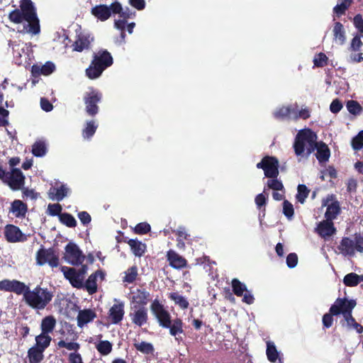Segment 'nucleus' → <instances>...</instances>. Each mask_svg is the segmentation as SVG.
I'll return each mask as SVG.
<instances>
[{
    "instance_id": "36",
    "label": "nucleus",
    "mask_w": 363,
    "mask_h": 363,
    "mask_svg": "<svg viewBox=\"0 0 363 363\" xmlns=\"http://www.w3.org/2000/svg\"><path fill=\"white\" fill-rule=\"evenodd\" d=\"M266 354L267 359L271 362H276V361L279 358V352L274 345V343L272 341L267 342V350Z\"/></svg>"
},
{
    "instance_id": "32",
    "label": "nucleus",
    "mask_w": 363,
    "mask_h": 363,
    "mask_svg": "<svg viewBox=\"0 0 363 363\" xmlns=\"http://www.w3.org/2000/svg\"><path fill=\"white\" fill-rule=\"evenodd\" d=\"M67 191L65 185H61L59 188L52 187L49 190V197L52 200L60 201L67 196Z\"/></svg>"
},
{
    "instance_id": "57",
    "label": "nucleus",
    "mask_w": 363,
    "mask_h": 363,
    "mask_svg": "<svg viewBox=\"0 0 363 363\" xmlns=\"http://www.w3.org/2000/svg\"><path fill=\"white\" fill-rule=\"evenodd\" d=\"M57 345L59 347H65L68 350H74L75 352H77L80 347L79 344L77 342H66L64 340H60Z\"/></svg>"
},
{
    "instance_id": "4",
    "label": "nucleus",
    "mask_w": 363,
    "mask_h": 363,
    "mask_svg": "<svg viewBox=\"0 0 363 363\" xmlns=\"http://www.w3.org/2000/svg\"><path fill=\"white\" fill-rule=\"evenodd\" d=\"M113 63V59L111 53L106 50H99L94 53L93 59L85 70L86 76L90 79H97Z\"/></svg>"
},
{
    "instance_id": "42",
    "label": "nucleus",
    "mask_w": 363,
    "mask_h": 363,
    "mask_svg": "<svg viewBox=\"0 0 363 363\" xmlns=\"http://www.w3.org/2000/svg\"><path fill=\"white\" fill-rule=\"evenodd\" d=\"M347 111L352 115H359L363 108L359 103L354 100H349L346 104Z\"/></svg>"
},
{
    "instance_id": "7",
    "label": "nucleus",
    "mask_w": 363,
    "mask_h": 363,
    "mask_svg": "<svg viewBox=\"0 0 363 363\" xmlns=\"http://www.w3.org/2000/svg\"><path fill=\"white\" fill-rule=\"evenodd\" d=\"M102 99V94L98 90L91 89L84 95L85 111L89 116H95L99 111L98 104Z\"/></svg>"
},
{
    "instance_id": "14",
    "label": "nucleus",
    "mask_w": 363,
    "mask_h": 363,
    "mask_svg": "<svg viewBox=\"0 0 363 363\" xmlns=\"http://www.w3.org/2000/svg\"><path fill=\"white\" fill-rule=\"evenodd\" d=\"M334 195H328V197L322 201V206L326 207L325 218L328 220H333L341 212L340 202L334 200Z\"/></svg>"
},
{
    "instance_id": "25",
    "label": "nucleus",
    "mask_w": 363,
    "mask_h": 363,
    "mask_svg": "<svg viewBox=\"0 0 363 363\" xmlns=\"http://www.w3.org/2000/svg\"><path fill=\"white\" fill-rule=\"evenodd\" d=\"M55 69V65L52 62H47L43 66L33 65L31 68V72L33 76L45 75L48 76L52 74Z\"/></svg>"
},
{
    "instance_id": "52",
    "label": "nucleus",
    "mask_w": 363,
    "mask_h": 363,
    "mask_svg": "<svg viewBox=\"0 0 363 363\" xmlns=\"http://www.w3.org/2000/svg\"><path fill=\"white\" fill-rule=\"evenodd\" d=\"M283 213L288 219H291L294 216V206L288 200H284L283 202Z\"/></svg>"
},
{
    "instance_id": "29",
    "label": "nucleus",
    "mask_w": 363,
    "mask_h": 363,
    "mask_svg": "<svg viewBox=\"0 0 363 363\" xmlns=\"http://www.w3.org/2000/svg\"><path fill=\"white\" fill-rule=\"evenodd\" d=\"M133 253L136 257H141L144 255L146 250L145 244L137 239H130L127 241Z\"/></svg>"
},
{
    "instance_id": "28",
    "label": "nucleus",
    "mask_w": 363,
    "mask_h": 363,
    "mask_svg": "<svg viewBox=\"0 0 363 363\" xmlns=\"http://www.w3.org/2000/svg\"><path fill=\"white\" fill-rule=\"evenodd\" d=\"M45 350L34 345L28 350V359L29 363H40L44 359Z\"/></svg>"
},
{
    "instance_id": "49",
    "label": "nucleus",
    "mask_w": 363,
    "mask_h": 363,
    "mask_svg": "<svg viewBox=\"0 0 363 363\" xmlns=\"http://www.w3.org/2000/svg\"><path fill=\"white\" fill-rule=\"evenodd\" d=\"M350 4L351 0H344L341 4H337L334 7L333 11L337 16L345 14L346 10L350 7Z\"/></svg>"
},
{
    "instance_id": "55",
    "label": "nucleus",
    "mask_w": 363,
    "mask_h": 363,
    "mask_svg": "<svg viewBox=\"0 0 363 363\" xmlns=\"http://www.w3.org/2000/svg\"><path fill=\"white\" fill-rule=\"evenodd\" d=\"M62 208L60 203H50L48 206V213L52 216H57L60 218V215L62 213Z\"/></svg>"
},
{
    "instance_id": "50",
    "label": "nucleus",
    "mask_w": 363,
    "mask_h": 363,
    "mask_svg": "<svg viewBox=\"0 0 363 363\" xmlns=\"http://www.w3.org/2000/svg\"><path fill=\"white\" fill-rule=\"evenodd\" d=\"M328 58L323 52H320L313 59L314 65L317 67H323L328 64Z\"/></svg>"
},
{
    "instance_id": "10",
    "label": "nucleus",
    "mask_w": 363,
    "mask_h": 363,
    "mask_svg": "<svg viewBox=\"0 0 363 363\" xmlns=\"http://www.w3.org/2000/svg\"><path fill=\"white\" fill-rule=\"evenodd\" d=\"M36 264L39 266L48 264L52 268L57 267L59 265V257L52 247L45 249L41 246L36 252Z\"/></svg>"
},
{
    "instance_id": "34",
    "label": "nucleus",
    "mask_w": 363,
    "mask_h": 363,
    "mask_svg": "<svg viewBox=\"0 0 363 363\" xmlns=\"http://www.w3.org/2000/svg\"><path fill=\"white\" fill-rule=\"evenodd\" d=\"M51 341L52 337L49 334L41 332L35 337V345L45 350L50 346Z\"/></svg>"
},
{
    "instance_id": "37",
    "label": "nucleus",
    "mask_w": 363,
    "mask_h": 363,
    "mask_svg": "<svg viewBox=\"0 0 363 363\" xmlns=\"http://www.w3.org/2000/svg\"><path fill=\"white\" fill-rule=\"evenodd\" d=\"M138 275V267L137 266L133 265L125 272V276L123 277V281L124 283L132 284L136 280Z\"/></svg>"
},
{
    "instance_id": "21",
    "label": "nucleus",
    "mask_w": 363,
    "mask_h": 363,
    "mask_svg": "<svg viewBox=\"0 0 363 363\" xmlns=\"http://www.w3.org/2000/svg\"><path fill=\"white\" fill-rule=\"evenodd\" d=\"M167 260L171 267L182 269L187 266V260L173 250L167 252Z\"/></svg>"
},
{
    "instance_id": "58",
    "label": "nucleus",
    "mask_w": 363,
    "mask_h": 363,
    "mask_svg": "<svg viewBox=\"0 0 363 363\" xmlns=\"http://www.w3.org/2000/svg\"><path fill=\"white\" fill-rule=\"evenodd\" d=\"M357 321L355 318L352 316V313H347V315L343 317V320H340V324L342 326L347 325L349 328H352V326Z\"/></svg>"
},
{
    "instance_id": "24",
    "label": "nucleus",
    "mask_w": 363,
    "mask_h": 363,
    "mask_svg": "<svg viewBox=\"0 0 363 363\" xmlns=\"http://www.w3.org/2000/svg\"><path fill=\"white\" fill-rule=\"evenodd\" d=\"M96 317V313L92 309L80 310L77 317L78 327L83 328L86 324L93 321Z\"/></svg>"
},
{
    "instance_id": "59",
    "label": "nucleus",
    "mask_w": 363,
    "mask_h": 363,
    "mask_svg": "<svg viewBox=\"0 0 363 363\" xmlns=\"http://www.w3.org/2000/svg\"><path fill=\"white\" fill-rule=\"evenodd\" d=\"M298 263V255L295 252L289 253L286 257V264L289 268H294Z\"/></svg>"
},
{
    "instance_id": "53",
    "label": "nucleus",
    "mask_w": 363,
    "mask_h": 363,
    "mask_svg": "<svg viewBox=\"0 0 363 363\" xmlns=\"http://www.w3.org/2000/svg\"><path fill=\"white\" fill-rule=\"evenodd\" d=\"M274 116L277 119H285L289 118V106H281L278 108L274 113Z\"/></svg>"
},
{
    "instance_id": "56",
    "label": "nucleus",
    "mask_w": 363,
    "mask_h": 363,
    "mask_svg": "<svg viewBox=\"0 0 363 363\" xmlns=\"http://www.w3.org/2000/svg\"><path fill=\"white\" fill-rule=\"evenodd\" d=\"M116 14H118L121 18L128 20V18L134 17L135 16V12L132 11L128 7L123 8L121 4V10L119 12H117Z\"/></svg>"
},
{
    "instance_id": "61",
    "label": "nucleus",
    "mask_w": 363,
    "mask_h": 363,
    "mask_svg": "<svg viewBox=\"0 0 363 363\" xmlns=\"http://www.w3.org/2000/svg\"><path fill=\"white\" fill-rule=\"evenodd\" d=\"M362 46V42L359 36H354L351 42L350 48L353 51H358Z\"/></svg>"
},
{
    "instance_id": "12",
    "label": "nucleus",
    "mask_w": 363,
    "mask_h": 363,
    "mask_svg": "<svg viewBox=\"0 0 363 363\" xmlns=\"http://www.w3.org/2000/svg\"><path fill=\"white\" fill-rule=\"evenodd\" d=\"M65 259L74 266L82 264L85 256L77 244L69 242L65 247Z\"/></svg>"
},
{
    "instance_id": "54",
    "label": "nucleus",
    "mask_w": 363,
    "mask_h": 363,
    "mask_svg": "<svg viewBox=\"0 0 363 363\" xmlns=\"http://www.w3.org/2000/svg\"><path fill=\"white\" fill-rule=\"evenodd\" d=\"M267 186L274 191H282L284 189L282 182L277 178L269 179Z\"/></svg>"
},
{
    "instance_id": "51",
    "label": "nucleus",
    "mask_w": 363,
    "mask_h": 363,
    "mask_svg": "<svg viewBox=\"0 0 363 363\" xmlns=\"http://www.w3.org/2000/svg\"><path fill=\"white\" fill-rule=\"evenodd\" d=\"M151 230L150 224L146 222H143L137 224L134 228V232L138 235H145L149 233Z\"/></svg>"
},
{
    "instance_id": "1",
    "label": "nucleus",
    "mask_w": 363,
    "mask_h": 363,
    "mask_svg": "<svg viewBox=\"0 0 363 363\" xmlns=\"http://www.w3.org/2000/svg\"><path fill=\"white\" fill-rule=\"evenodd\" d=\"M318 135L311 128L298 131L294 143V150L297 156L308 157L316 150L315 157L320 163L328 161L330 150L323 141H317Z\"/></svg>"
},
{
    "instance_id": "60",
    "label": "nucleus",
    "mask_w": 363,
    "mask_h": 363,
    "mask_svg": "<svg viewBox=\"0 0 363 363\" xmlns=\"http://www.w3.org/2000/svg\"><path fill=\"white\" fill-rule=\"evenodd\" d=\"M342 108V104L338 99H334L330 104V110L333 113H337Z\"/></svg>"
},
{
    "instance_id": "45",
    "label": "nucleus",
    "mask_w": 363,
    "mask_h": 363,
    "mask_svg": "<svg viewBox=\"0 0 363 363\" xmlns=\"http://www.w3.org/2000/svg\"><path fill=\"white\" fill-rule=\"evenodd\" d=\"M134 347L137 350L145 354H150L154 352L153 345L150 342L143 341L139 343H134Z\"/></svg>"
},
{
    "instance_id": "5",
    "label": "nucleus",
    "mask_w": 363,
    "mask_h": 363,
    "mask_svg": "<svg viewBox=\"0 0 363 363\" xmlns=\"http://www.w3.org/2000/svg\"><path fill=\"white\" fill-rule=\"evenodd\" d=\"M20 9L26 17L28 24V32L37 35L40 31V21L37 16L36 9L31 0H21L20 1Z\"/></svg>"
},
{
    "instance_id": "31",
    "label": "nucleus",
    "mask_w": 363,
    "mask_h": 363,
    "mask_svg": "<svg viewBox=\"0 0 363 363\" xmlns=\"http://www.w3.org/2000/svg\"><path fill=\"white\" fill-rule=\"evenodd\" d=\"M133 298L138 306L145 307L150 300V294L145 289H138Z\"/></svg>"
},
{
    "instance_id": "6",
    "label": "nucleus",
    "mask_w": 363,
    "mask_h": 363,
    "mask_svg": "<svg viewBox=\"0 0 363 363\" xmlns=\"http://www.w3.org/2000/svg\"><path fill=\"white\" fill-rule=\"evenodd\" d=\"M337 249L344 256H354L355 251L363 252V236L355 234L354 240L349 237L342 238Z\"/></svg>"
},
{
    "instance_id": "47",
    "label": "nucleus",
    "mask_w": 363,
    "mask_h": 363,
    "mask_svg": "<svg viewBox=\"0 0 363 363\" xmlns=\"http://www.w3.org/2000/svg\"><path fill=\"white\" fill-rule=\"evenodd\" d=\"M351 145L354 150L358 151L363 148V130L359 131L351 141Z\"/></svg>"
},
{
    "instance_id": "2",
    "label": "nucleus",
    "mask_w": 363,
    "mask_h": 363,
    "mask_svg": "<svg viewBox=\"0 0 363 363\" xmlns=\"http://www.w3.org/2000/svg\"><path fill=\"white\" fill-rule=\"evenodd\" d=\"M150 311L160 327L169 329V335L179 344L183 341L181 336L184 334V323L180 318L172 319L170 313L164 308L158 299H155L150 304Z\"/></svg>"
},
{
    "instance_id": "11",
    "label": "nucleus",
    "mask_w": 363,
    "mask_h": 363,
    "mask_svg": "<svg viewBox=\"0 0 363 363\" xmlns=\"http://www.w3.org/2000/svg\"><path fill=\"white\" fill-rule=\"evenodd\" d=\"M26 182V177L19 168H12L8 172L7 177L4 181L13 191H18L23 189Z\"/></svg>"
},
{
    "instance_id": "64",
    "label": "nucleus",
    "mask_w": 363,
    "mask_h": 363,
    "mask_svg": "<svg viewBox=\"0 0 363 363\" xmlns=\"http://www.w3.org/2000/svg\"><path fill=\"white\" fill-rule=\"evenodd\" d=\"M77 216L81 223L84 225H88L91 220V216L86 211H81L78 213Z\"/></svg>"
},
{
    "instance_id": "39",
    "label": "nucleus",
    "mask_w": 363,
    "mask_h": 363,
    "mask_svg": "<svg viewBox=\"0 0 363 363\" xmlns=\"http://www.w3.org/2000/svg\"><path fill=\"white\" fill-rule=\"evenodd\" d=\"M59 220L61 223L68 228H75L77 224L74 217L72 214L67 212L62 213L61 215H60Z\"/></svg>"
},
{
    "instance_id": "22",
    "label": "nucleus",
    "mask_w": 363,
    "mask_h": 363,
    "mask_svg": "<svg viewBox=\"0 0 363 363\" xmlns=\"http://www.w3.org/2000/svg\"><path fill=\"white\" fill-rule=\"evenodd\" d=\"M336 231L333 220L327 218L320 221L315 228V232L323 238L333 235L336 233Z\"/></svg>"
},
{
    "instance_id": "46",
    "label": "nucleus",
    "mask_w": 363,
    "mask_h": 363,
    "mask_svg": "<svg viewBox=\"0 0 363 363\" xmlns=\"http://www.w3.org/2000/svg\"><path fill=\"white\" fill-rule=\"evenodd\" d=\"M359 275L356 273L351 272L346 274L343 279V283L345 286L353 287L357 286Z\"/></svg>"
},
{
    "instance_id": "35",
    "label": "nucleus",
    "mask_w": 363,
    "mask_h": 363,
    "mask_svg": "<svg viewBox=\"0 0 363 363\" xmlns=\"http://www.w3.org/2000/svg\"><path fill=\"white\" fill-rule=\"evenodd\" d=\"M98 125L95 121L91 120L86 121L84 128L82 130V137L84 139H90L96 133Z\"/></svg>"
},
{
    "instance_id": "44",
    "label": "nucleus",
    "mask_w": 363,
    "mask_h": 363,
    "mask_svg": "<svg viewBox=\"0 0 363 363\" xmlns=\"http://www.w3.org/2000/svg\"><path fill=\"white\" fill-rule=\"evenodd\" d=\"M297 191L298 192L296 198L299 203H303L306 199L308 196L310 190L305 184H299L298 186Z\"/></svg>"
},
{
    "instance_id": "3",
    "label": "nucleus",
    "mask_w": 363,
    "mask_h": 363,
    "mask_svg": "<svg viewBox=\"0 0 363 363\" xmlns=\"http://www.w3.org/2000/svg\"><path fill=\"white\" fill-rule=\"evenodd\" d=\"M23 300L31 308L37 311L45 309L52 301L54 294L53 292L47 287H42L37 285L34 289H30L29 286H26L23 294Z\"/></svg>"
},
{
    "instance_id": "30",
    "label": "nucleus",
    "mask_w": 363,
    "mask_h": 363,
    "mask_svg": "<svg viewBox=\"0 0 363 363\" xmlns=\"http://www.w3.org/2000/svg\"><path fill=\"white\" fill-rule=\"evenodd\" d=\"M56 326V319L52 315L45 316L42 319L40 324L41 332L44 333H52Z\"/></svg>"
},
{
    "instance_id": "26",
    "label": "nucleus",
    "mask_w": 363,
    "mask_h": 363,
    "mask_svg": "<svg viewBox=\"0 0 363 363\" xmlns=\"http://www.w3.org/2000/svg\"><path fill=\"white\" fill-rule=\"evenodd\" d=\"M90 44L89 36L80 33L77 35V39L72 44V49L74 51L82 52L84 50L89 49Z\"/></svg>"
},
{
    "instance_id": "40",
    "label": "nucleus",
    "mask_w": 363,
    "mask_h": 363,
    "mask_svg": "<svg viewBox=\"0 0 363 363\" xmlns=\"http://www.w3.org/2000/svg\"><path fill=\"white\" fill-rule=\"evenodd\" d=\"M113 345L108 340H101L96 345L97 351L102 355L106 356L112 351Z\"/></svg>"
},
{
    "instance_id": "15",
    "label": "nucleus",
    "mask_w": 363,
    "mask_h": 363,
    "mask_svg": "<svg viewBox=\"0 0 363 363\" xmlns=\"http://www.w3.org/2000/svg\"><path fill=\"white\" fill-rule=\"evenodd\" d=\"M232 290L235 295L238 297H242V302L247 304H252L255 301L253 295L247 290L245 284L242 283L239 279L235 278L231 281Z\"/></svg>"
},
{
    "instance_id": "38",
    "label": "nucleus",
    "mask_w": 363,
    "mask_h": 363,
    "mask_svg": "<svg viewBox=\"0 0 363 363\" xmlns=\"http://www.w3.org/2000/svg\"><path fill=\"white\" fill-rule=\"evenodd\" d=\"M333 35L336 40H338L340 44L342 45L345 42V35L343 25L340 22H336L334 24Z\"/></svg>"
},
{
    "instance_id": "18",
    "label": "nucleus",
    "mask_w": 363,
    "mask_h": 363,
    "mask_svg": "<svg viewBox=\"0 0 363 363\" xmlns=\"http://www.w3.org/2000/svg\"><path fill=\"white\" fill-rule=\"evenodd\" d=\"M26 284L16 279H3L0 281V291L13 292L18 295L23 294Z\"/></svg>"
},
{
    "instance_id": "33",
    "label": "nucleus",
    "mask_w": 363,
    "mask_h": 363,
    "mask_svg": "<svg viewBox=\"0 0 363 363\" xmlns=\"http://www.w3.org/2000/svg\"><path fill=\"white\" fill-rule=\"evenodd\" d=\"M169 299L173 301L181 309L185 310L189 308V303L187 299L180 295L178 292H172L168 295Z\"/></svg>"
},
{
    "instance_id": "13",
    "label": "nucleus",
    "mask_w": 363,
    "mask_h": 363,
    "mask_svg": "<svg viewBox=\"0 0 363 363\" xmlns=\"http://www.w3.org/2000/svg\"><path fill=\"white\" fill-rule=\"evenodd\" d=\"M356 305L357 302L354 299L349 300L347 298H337L330 308L332 313L337 315L342 314L345 317L347 315V313H352V310Z\"/></svg>"
},
{
    "instance_id": "63",
    "label": "nucleus",
    "mask_w": 363,
    "mask_h": 363,
    "mask_svg": "<svg viewBox=\"0 0 363 363\" xmlns=\"http://www.w3.org/2000/svg\"><path fill=\"white\" fill-rule=\"evenodd\" d=\"M353 23L355 28L363 33V18L361 14H357L353 19Z\"/></svg>"
},
{
    "instance_id": "20",
    "label": "nucleus",
    "mask_w": 363,
    "mask_h": 363,
    "mask_svg": "<svg viewBox=\"0 0 363 363\" xmlns=\"http://www.w3.org/2000/svg\"><path fill=\"white\" fill-rule=\"evenodd\" d=\"M62 271L63 272L65 278L69 281L73 287L77 289L84 287L82 274L79 272H77L74 268L62 267Z\"/></svg>"
},
{
    "instance_id": "23",
    "label": "nucleus",
    "mask_w": 363,
    "mask_h": 363,
    "mask_svg": "<svg viewBox=\"0 0 363 363\" xmlns=\"http://www.w3.org/2000/svg\"><path fill=\"white\" fill-rule=\"evenodd\" d=\"M100 277L101 279H104L105 273L101 270H97L94 273L91 274L87 280L86 281L84 286L86 288L87 292L92 295L97 291V277Z\"/></svg>"
},
{
    "instance_id": "17",
    "label": "nucleus",
    "mask_w": 363,
    "mask_h": 363,
    "mask_svg": "<svg viewBox=\"0 0 363 363\" xmlns=\"http://www.w3.org/2000/svg\"><path fill=\"white\" fill-rule=\"evenodd\" d=\"M130 320L133 324L141 327L147 323L148 320L147 309L145 307L134 305L131 307L129 313Z\"/></svg>"
},
{
    "instance_id": "19",
    "label": "nucleus",
    "mask_w": 363,
    "mask_h": 363,
    "mask_svg": "<svg viewBox=\"0 0 363 363\" xmlns=\"http://www.w3.org/2000/svg\"><path fill=\"white\" fill-rule=\"evenodd\" d=\"M125 306L122 301H117L109 309L108 318L112 324H119L123 319L125 315Z\"/></svg>"
},
{
    "instance_id": "27",
    "label": "nucleus",
    "mask_w": 363,
    "mask_h": 363,
    "mask_svg": "<svg viewBox=\"0 0 363 363\" xmlns=\"http://www.w3.org/2000/svg\"><path fill=\"white\" fill-rule=\"evenodd\" d=\"M27 211V204L18 199H16L11 203L9 209V212L12 213L16 218L25 217Z\"/></svg>"
},
{
    "instance_id": "43",
    "label": "nucleus",
    "mask_w": 363,
    "mask_h": 363,
    "mask_svg": "<svg viewBox=\"0 0 363 363\" xmlns=\"http://www.w3.org/2000/svg\"><path fill=\"white\" fill-rule=\"evenodd\" d=\"M9 19L13 23L19 24L26 21V17L21 9H16L9 13Z\"/></svg>"
},
{
    "instance_id": "41",
    "label": "nucleus",
    "mask_w": 363,
    "mask_h": 363,
    "mask_svg": "<svg viewBox=\"0 0 363 363\" xmlns=\"http://www.w3.org/2000/svg\"><path fill=\"white\" fill-rule=\"evenodd\" d=\"M46 152L45 143L42 140L35 142L32 146V153L35 157H43L46 154Z\"/></svg>"
},
{
    "instance_id": "9",
    "label": "nucleus",
    "mask_w": 363,
    "mask_h": 363,
    "mask_svg": "<svg viewBox=\"0 0 363 363\" xmlns=\"http://www.w3.org/2000/svg\"><path fill=\"white\" fill-rule=\"evenodd\" d=\"M120 10L121 3L114 1L109 6L106 4L94 6L91 10V13L98 20L105 21L111 17V14L116 15Z\"/></svg>"
},
{
    "instance_id": "62",
    "label": "nucleus",
    "mask_w": 363,
    "mask_h": 363,
    "mask_svg": "<svg viewBox=\"0 0 363 363\" xmlns=\"http://www.w3.org/2000/svg\"><path fill=\"white\" fill-rule=\"evenodd\" d=\"M267 198L264 194L261 193L257 194L255 199L257 208L261 209L262 206H264L267 203Z\"/></svg>"
},
{
    "instance_id": "48",
    "label": "nucleus",
    "mask_w": 363,
    "mask_h": 363,
    "mask_svg": "<svg viewBox=\"0 0 363 363\" xmlns=\"http://www.w3.org/2000/svg\"><path fill=\"white\" fill-rule=\"evenodd\" d=\"M333 316H337V315L332 313L330 308L329 309L328 313H326L323 315L322 323L324 329H328L332 327L334 321Z\"/></svg>"
},
{
    "instance_id": "16",
    "label": "nucleus",
    "mask_w": 363,
    "mask_h": 363,
    "mask_svg": "<svg viewBox=\"0 0 363 363\" xmlns=\"http://www.w3.org/2000/svg\"><path fill=\"white\" fill-rule=\"evenodd\" d=\"M6 240L9 242H19L27 240V237L22 233L21 229L13 224H7L4 230Z\"/></svg>"
},
{
    "instance_id": "8",
    "label": "nucleus",
    "mask_w": 363,
    "mask_h": 363,
    "mask_svg": "<svg viewBox=\"0 0 363 363\" xmlns=\"http://www.w3.org/2000/svg\"><path fill=\"white\" fill-rule=\"evenodd\" d=\"M279 163L276 157L264 156L262 160L256 164L257 169H262L264 171V176L269 179L277 178Z\"/></svg>"
}]
</instances>
